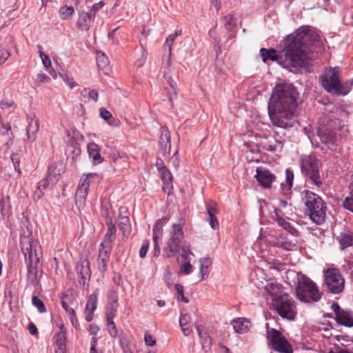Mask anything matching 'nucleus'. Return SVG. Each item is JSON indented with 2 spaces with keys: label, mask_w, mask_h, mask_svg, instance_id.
I'll return each mask as SVG.
<instances>
[{
  "label": "nucleus",
  "mask_w": 353,
  "mask_h": 353,
  "mask_svg": "<svg viewBox=\"0 0 353 353\" xmlns=\"http://www.w3.org/2000/svg\"><path fill=\"white\" fill-rule=\"evenodd\" d=\"M250 323V322L245 318H238L237 319H234L231 322L235 332L239 334H243L248 332Z\"/></svg>",
  "instance_id": "obj_25"
},
{
  "label": "nucleus",
  "mask_w": 353,
  "mask_h": 353,
  "mask_svg": "<svg viewBox=\"0 0 353 353\" xmlns=\"http://www.w3.org/2000/svg\"><path fill=\"white\" fill-rule=\"evenodd\" d=\"M276 244L278 247L288 251L292 250L296 248V243L284 239H279Z\"/></svg>",
  "instance_id": "obj_40"
},
{
  "label": "nucleus",
  "mask_w": 353,
  "mask_h": 353,
  "mask_svg": "<svg viewBox=\"0 0 353 353\" xmlns=\"http://www.w3.org/2000/svg\"><path fill=\"white\" fill-rule=\"evenodd\" d=\"M149 245L150 243L148 241L145 240L143 241L142 245L139 252L140 258H144L149 248Z\"/></svg>",
  "instance_id": "obj_53"
},
{
  "label": "nucleus",
  "mask_w": 353,
  "mask_h": 353,
  "mask_svg": "<svg viewBox=\"0 0 353 353\" xmlns=\"http://www.w3.org/2000/svg\"><path fill=\"white\" fill-rule=\"evenodd\" d=\"M160 152L163 156L170 154L171 150L170 132L167 127L161 128V135L159 138Z\"/></svg>",
  "instance_id": "obj_16"
},
{
  "label": "nucleus",
  "mask_w": 353,
  "mask_h": 353,
  "mask_svg": "<svg viewBox=\"0 0 353 353\" xmlns=\"http://www.w3.org/2000/svg\"><path fill=\"white\" fill-rule=\"evenodd\" d=\"M119 227L124 236H128L131 232V225L128 216H119Z\"/></svg>",
  "instance_id": "obj_28"
},
{
  "label": "nucleus",
  "mask_w": 353,
  "mask_h": 353,
  "mask_svg": "<svg viewBox=\"0 0 353 353\" xmlns=\"http://www.w3.org/2000/svg\"><path fill=\"white\" fill-rule=\"evenodd\" d=\"M77 272L81 275L83 280L89 279L91 276V271L90 268V262L88 259H83L79 261L76 267Z\"/></svg>",
  "instance_id": "obj_24"
},
{
  "label": "nucleus",
  "mask_w": 353,
  "mask_h": 353,
  "mask_svg": "<svg viewBox=\"0 0 353 353\" xmlns=\"http://www.w3.org/2000/svg\"><path fill=\"white\" fill-rule=\"evenodd\" d=\"M267 341L268 345L279 353H293L292 345L278 330L270 328L267 324Z\"/></svg>",
  "instance_id": "obj_11"
},
{
  "label": "nucleus",
  "mask_w": 353,
  "mask_h": 353,
  "mask_svg": "<svg viewBox=\"0 0 353 353\" xmlns=\"http://www.w3.org/2000/svg\"><path fill=\"white\" fill-rule=\"evenodd\" d=\"M99 330V327L94 324H90L89 326V332L91 335H93V336L96 337V335L97 334Z\"/></svg>",
  "instance_id": "obj_63"
},
{
  "label": "nucleus",
  "mask_w": 353,
  "mask_h": 353,
  "mask_svg": "<svg viewBox=\"0 0 353 353\" xmlns=\"http://www.w3.org/2000/svg\"><path fill=\"white\" fill-rule=\"evenodd\" d=\"M97 344L98 343H97V338L95 336H92L91 339V342H90V353H99V352L97 349Z\"/></svg>",
  "instance_id": "obj_59"
},
{
  "label": "nucleus",
  "mask_w": 353,
  "mask_h": 353,
  "mask_svg": "<svg viewBox=\"0 0 353 353\" xmlns=\"http://www.w3.org/2000/svg\"><path fill=\"white\" fill-rule=\"evenodd\" d=\"M306 207L305 213L316 224L321 225L325 221L326 205L323 199L310 190L302 192Z\"/></svg>",
  "instance_id": "obj_6"
},
{
  "label": "nucleus",
  "mask_w": 353,
  "mask_h": 353,
  "mask_svg": "<svg viewBox=\"0 0 353 353\" xmlns=\"http://www.w3.org/2000/svg\"><path fill=\"white\" fill-rule=\"evenodd\" d=\"M97 305V296L95 294H92L89 296L85 309V320L90 322L93 319L94 312L95 311Z\"/></svg>",
  "instance_id": "obj_20"
},
{
  "label": "nucleus",
  "mask_w": 353,
  "mask_h": 353,
  "mask_svg": "<svg viewBox=\"0 0 353 353\" xmlns=\"http://www.w3.org/2000/svg\"><path fill=\"white\" fill-rule=\"evenodd\" d=\"M56 169L57 166L54 164H51L48 167L47 176L38 183L39 189L42 188L43 190H46L49 187L50 183H53L58 180L57 176L61 174V172L60 170L57 172Z\"/></svg>",
  "instance_id": "obj_17"
},
{
  "label": "nucleus",
  "mask_w": 353,
  "mask_h": 353,
  "mask_svg": "<svg viewBox=\"0 0 353 353\" xmlns=\"http://www.w3.org/2000/svg\"><path fill=\"white\" fill-rule=\"evenodd\" d=\"M0 207L1 214L3 217H9L11 214V206L10 203V196L3 198L0 201Z\"/></svg>",
  "instance_id": "obj_33"
},
{
  "label": "nucleus",
  "mask_w": 353,
  "mask_h": 353,
  "mask_svg": "<svg viewBox=\"0 0 353 353\" xmlns=\"http://www.w3.org/2000/svg\"><path fill=\"white\" fill-rule=\"evenodd\" d=\"M144 341L145 345L148 346H153L156 343V340L149 333H145L144 336Z\"/></svg>",
  "instance_id": "obj_55"
},
{
  "label": "nucleus",
  "mask_w": 353,
  "mask_h": 353,
  "mask_svg": "<svg viewBox=\"0 0 353 353\" xmlns=\"http://www.w3.org/2000/svg\"><path fill=\"white\" fill-rule=\"evenodd\" d=\"M324 277L325 284L331 293L339 294L344 290L345 279L337 268L327 269Z\"/></svg>",
  "instance_id": "obj_12"
},
{
  "label": "nucleus",
  "mask_w": 353,
  "mask_h": 353,
  "mask_svg": "<svg viewBox=\"0 0 353 353\" xmlns=\"http://www.w3.org/2000/svg\"><path fill=\"white\" fill-rule=\"evenodd\" d=\"M195 327L196 329V331L198 332V334L201 339V342L202 343V345L203 347H210L212 343V339L209 336V334L207 332H203L202 330L199 328V327L196 325Z\"/></svg>",
  "instance_id": "obj_36"
},
{
  "label": "nucleus",
  "mask_w": 353,
  "mask_h": 353,
  "mask_svg": "<svg viewBox=\"0 0 353 353\" xmlns=\"http://www.w3.org/2000/svg\"><path fill=\"white\" fill-rule=\"evenodd\" d=\"M175 290L177 292V300L181 301L185 303L189 302L188 299L184 296L183 286L180 284L175 285Z\"/></svg>",
  "instance_id": "obj_42"
},
{
  "label": "nucleus",
  "mask_w": 353,
  "mask_h": 353,
  "mask_svg": "<svg viewBox=\"0 0 353 353\" xmlns=\"http://www.w3.org/2000/svg\"><path fill=\"white\" fill-rule=\"evenodd\" d=\"M207 214L209 216L208 221L211 228L214 230L219 227V222L216 218V214L218 213L216 203H209L206 205Z\"/></svg>",
  "instance_id": "obj_22"
},
{
  "label": "nucleus",
  "mask_w": 353,
  "mask_h": 353,
  "mask_svg": "<svg viewBox=\"0 0 353 353\" xmlns=\"http://www.w3.org/2000/svg\"><path fill=\"white\" fill-rule=\"evenodd\" d=\"M255 178L261 186L270 188L276 176L268 170L257 168Z\"/></svg>",
  "instance_id": "obj_15"
},
{
  "label": "nucleus",
  "mask_w": 353,
  "mask_h": 353,
  "mask_svg": "<svg viewBox=\"0 0 353 353\" xmlns=\"http://www.w3.org/2000/svg\"><path fill=\"white\" fill-rule=\"evenodd\" d=\"M99 114H100V117L102 119H103L105 121H108L112 116V114L110 113V112H109L108 110H107L105 108H100Z\"/></svg>",
  "instance_id": "obj_57"
},
{
  "label": "nucleus",
  "mask_w": 353,
  "mask_h": 353,
  "mask_svg": "<svg viewBox=\"0 0 353 353\" xmlns=\"http://www.w3.org/2000/svg\"><path fill=\"white\" fill-rule=\"evenodd\" d=\"M102 215L105 218V223L107 225H111L112 222V211L108 208H102Z\"/></svg>",
  "instance_id": "obj_49"
},
{
  "label": "nucleus",
  "mask_w": 353,
  "mask_h": 353,
  "mask_svg": "<svg viewBox=\"0 0 353 353\" xmlns=\"http://www.w3.org/2000/svg\"><path fill=\"white\" fill-rule=\"evenodd\" d=\"M339 243L342 250L353 245V232L347 231L341 233Z\"/></svg>",
  "instance_id": "obj_31"
},
{
  "label": "nucleus",
  "mask_w": 353,
  "mask_h": 353,
  "mask_svg": "<svg viewBox=\"0 0 353 353\" xmlns=\"http://www.w3.org/2000/svg\"><path fill=\"white\" fill-rule=\"evenodd\" d=\"M28 233L27 235L21 236V250L28 264V281L31 285L37 286L40 283L43 273L42 270L38 268V264L42 257V251L39 242L33 240L31 232Z\"/></svg>",
  "instance_id": "obj_4"
},
{
  "label": "nucleus",
  "mask_w": 353,
  "mask_h": 353,
  "mask_svg": "<svg viewBox=\"0 0 353 353\" xmlns=\"http://www.w3.org/2000/svg\"><path fill=\"white\" fill-rule=\"evenodd\" d=\"M297 96L296 89L291 84H279L274 88L268 104V115L274 126L282 129L293 127Z\"/></svg>",
  "instance_id": "obj_2"
},
{
  "label": "nucleus",
  "mask_w": 353,
  "mask_h": 353,
  "mask_svg": "<svg viewBox=\"0 0 353 353\" xmlns=\"http://www.w3.org/2000/svg\"><path fill=\"white\" fill-rule=\"evenodd\" d=\"M39 129V119L35 116H29L28 125L26 128L28 140L33 143L37 139V134Z\"/></svg>",
  "instance_id": "obj_18"
},
{
  "label": "nucleus",
  "mask_w": 353,
  "mask_h": 353,
  "mask_svg": "<svg viewBox=\"0 0 353 353\" xmlns=\"http://www.w3.org/2000/svg\"><path fill=\"white\" fill-rule=\"evenodd\" d=\"M88 153L90 158L92 159L94 164H99L103 162V158L100 154L99 147L95 143H90L88 144Z\"/></svg>",
  "instance_id": "obj_21"
},
{
  "label": "nucleus",
  "mask_w": 353,
  "mask_h": 353,
  "mask_svg": "<svg viewBox=\"0 0 353 353\" xmlns=\"http://www.w3.org/2000/svg\"><path fill=\"white\" fill-rule=\"evenodd\" d=\"M108 330L110 335L112 337H116V336L117 335V330L116 325L114 322H110V325H108Z\"/></svg>",
  "instance_id": "obj_58"
},
{
  "label": "nucleus",
  "mask_w": 353,
  "mask_h": 353,
  "mask_svg": "<svg viewBox=\"0 0 353 353\" xmlns=\"http://www.w3.org/2000/svg\"><path fill=\"white\" fill-rule=\"evenodd\" d=\"M111 250L112 246L107 247L106 245L102 246L101 244L99 245L97 265L99 270L102 273L105 272L108 269Z\"/></svg>",
  "instance_id": "obj_14"
},
{
  "label": "nucleus",
  "mask_w": 353,
  "mask_h": 353,
  "mask_svg": "<svg viewBox=\"0 0 353 353\" xmlns=\"http://www.w3.org/2000/svg\"><path fill=\"white\" fill-rule=\"evenodd\" d=\"M163 233V226L155 223L153 227L152 239L154 246V255H158L160 252V248L158 245V240L161 238Z\"/></svg>",
  "instance_id": "obj_29"
},
{
  "label": "nucleus",
  "mask_w": 353,
  "mask_h": 353,
  "mask_svg": "<svg viewBox=\"0 0 353 353\" xmlns=\"http://www.w3.org/2000/svg\"><path fill=\"white\" fill-rule=\"evenodd\" d=\"M321 163L313 155H307L301 158V170L305 178L306 185L314 190L322 188L323 176L320 174Z\"/></svg>",
  "instance_id": "obj_5"
},
{
  "label": "nucleus",
  "mask_w": 353,
  "mask_h": 353,
  "mask_svg": "<svg viewBox=\"0 0 353 353\" xmlns=\"http://www.w3.org/2000/svg\"><path fill=\"white\" fill-rule=\"evenodd\" d=\"M342 205L345 209L353 212V194L350 192L349 196L343 201Z\"/></svg>",
  "instance_id": "obj_43"
},
{
  "label": "nucleus",
  "mask_w": 353,
  "mask_h": 353,
  "mask_svg": "<svg viewBox=\"0 0 353 353\" xmlns=\"http://www.w3.org/2000/svg\"><path fill=\"white\" fill-rule=\"evenodd\" d=\"M120 344H121V348L124 353H133V351L131 348L130 345H129L128 343H125L122 341H121Z\"/></svg>",
  "instance_id": "obj_62"
},
{
  "label": "nucleus",
  "mask_w": 353,
  "mask_h": 353,
  "mask_svg": "<svg viewBox=\"0 0 353 353\" xmlns=\"http://www.w3.org/2000/svg\"><path fill=\"white\" fill-rule=\"evenodd\" d=\"M328 353H353L347 349H342L339 345L336 346V351L330 350Z\"/></svg>",
  "instance_id": "obj_64"
},
{
  "label": "nucleus",
  "mask_w": 353,
  "mask_h": 353,
  "mask_svg": "<svg viewBox=\"0 0 353 353\" xmlns=\"http://www.w3.org/2000/svg\"><path fill=\"white\" fill-rule=\"evenodd\" d=\"M108 230L106 234L104 236L103 241L101 243V245H106L107 247L111 246L112 241L115 238L116 227L114 224L107 225Z\"/></svg>",
  "instance_id": "obj_30"
},
{
  "label": "nucleus",
  "mask_w": 353,
  "mask_h": 353,
  "mask_svg": "<svg viewBox=\"0 0 353 353\" xmlns=\"http://www.w3.org/2000/svg\"><path fill=\"white\" fill-rule=\"evenodd\" d=\"M88 190L79 186L78 185V187L76 190V194H75V199L76 201L79 202L81 203H83L85 202V200L88 196Z\"/></svg>",
  "instance_id": "obj_38"
},
{
  "label": "nucleus",
  "mask_w": 353,
  "mask_h": 353,
  "mask_svg": "<svg viewBox=\"0 0 353 353\" xmlns=\"http://www.w3.org/2000/svg\"><path fill=\"white\" fill-rule=\"evenodd\" d=\"M223 20L225 21V28L228 30H231L236 26L234 18L231 15L225 16Z\"/></svg>",
  "instance_id": "obj_47"
},
{
  "label": "nucleus",
  "mask_w": 353,
  "mask_h": 353,
  "mask_svg": "<svg viewBox=\"0 0 353 353\" xmlns=\"http://www.w3.org/2000/svg\"><path fill=\"white\" fill-rule=\"evenodd\" d=\"M14 105L12 100H5L0 103V108L1 109H8Z\"/></svg>",
  "instance_id": "obj_61"
},
{
  "label": "nucleus",
  "mask_w": 353,
  "mask_h": 353,
  "mask_svg": "<svg viewBox=\"0 0 353 353\" xmlns=\"http://www.w3.org/2000/svg\"><path fill=\"white\" fill-rule=\"evenodd\" d=\"M274 141H268L263 144V149L270 152L281 151L283 147L284 139L279 136V132H274Z\"/></svg>",
  "instance_id": "obj_19"
},
{
  "label": "nucleus",
  "mask_w": 353,
  "mask_h": 353,
  "mask_svg": "<svg viewBox=\"0 0 353 353\" xmlns=\"http://www.w3.org/2000/svg\"><path fill=\"white\" fill-rule=\"evenodd\" d=\"M319 39V36L310 26H303L283 38L279 53L274 48H262L260 54L264 63L270 60L279 61L286 68H303L308 59L309 46Z\"/></svg>",
  "instance_id": "obj_1"
},
{
  "label": "nucleus",
  "mask_w": 353,
  "mask_h": 353,
  "mask_svg": "<svg viewBox=\"0 0 353 353\" xmlns=\"http://www.w3.org/2000/svg\"><path fill=\"white\" fill-rule=\"evenodd\" d=\"M339 68H326L320 77L319 81L321 86L330 93L337 95L347 94L351 88L347 83L343 84L339 80Z\"/></svg>",
  "instance_id": "obj_7"
},
{
  "label": "nucleus",
  "mask_w": 353,
  "mask_h": 353,
  "mask_svg": "<svg viewBox=\"0 0 353 353\" xmlns=\"http://www.w3.org/2000/svg\"><path fill=\"white\" fill-rule=\"evenodd\" d=\"M297 298L302 302H309L310 299L318 301L321 298V293L315 283L310 279L303 276L296 288Z\"/></svg>",
  "instance_id": "obj_10"
},
{
  "label": "nucleus",
  "mask_w": 353,
  "mask_h": 353,
  "mask_svg": "<svg viewBox=\"0 0 353 353\" xmlns=\"http://www.w3.org/2000/svg\"><path fill=\"white\" fill-rule=\"evenodd\" d=\"M55 338V351L59 353L65 352L66 351V336L65 331H59L54 335Z\"/></svg>",
  "instance_id": "obj_26"
},
{
  "label": "nucleus",
  "mask_w": 353,
  "mask_h": 353,
  "mask_svg": "<svg viewBox=\"0 0 353 353\" xmlns=\"http://www.w3.org/2000/svg\"><path fill=\"white\" fill-rule=\"evenodd\" d=\"M92 17H94L92 15V13H88L83 11L81 12L77 21L79 28L83 30H88Z\"/></svg>",
  "instance_id": "obj_27"
},
{
  "label": "nucleus",
  "mask_w": 353,
  "mask_h": 353,
  "mask_svg": "<svg viewBox=\"0 0 353 353\" xmlns=\"http://www.w3.org/2000/svg\"><path fill=\"white\" fill-rule=\"evenodd\" d=\"M97 62L98 68L101 70L106 68L110 63L108 57L102 52L97 53Z\"/></svg>",
  "instance_id": "obj_37"
},
{
  "label": "nucleus",
  "mask_w": 353,
  "mask_h": 353,
  "mask_svg": "<svg viewBox=\"0 0 353 353\" xmlns=\"http://www.w3.org/2000/svg\"><path fill=\"white\" fill-rule=\"evenodd\" d=\"M159 173L164 185L169 186L172 183V175L170 170L166 168L163 170L159 171Z\"/></svg>",
  "instance_id": "obj_39"
},
{
  "label": "nucleus",
  "mask_w": 353,
  "mask_h": 353,
  "mask_svg": "<svg viewBox=\"0 0 353 353\" xmlns=\"http://www.w3.org/2000/svg\"><path fill=\"white\" fill-rule=\"evenodd\" d=\"M105 6V3L103 1H100L99 3H94L92 8H91V12H93L92 15L94 17L96 12L99 10L100 9L103 8V7Z\"/></svg>",
  "instance_id": "obj_56"
},
{
  "label": "nucleus",
  "mask_w": 353,
  "mask_h": 353,
  "mask_svg": "<svg viewBox=\"0 0 353 353\" xmlns=\"http://www.w3.org/2000/svg\"><path fill=\"white\" fill-rule=\"evenodd\" d=\"M11 160L16 170L20 172L19 167V159L17 154H12Z\"/></svg>",
  "instance_id": "obj_60"
},
{
  "label": "nucleus",
  "mask_w": 353,
  "mask_h": 353,
  "mask_svg": "<svg viewBox=\"0 0 353 353\" xmlns=\"http://www.w3.org/2000/svg\"><path fill=\"white\" fill-rule=\"evenodd\" d=\"M39 57L42 60V63L46 68L51 66V60L50 57L45 54L41 50L39 51Z\"/></svg>",
  "instance_id": "obj_54"
},
{
  "label": "nucleus",
  "mask_w": 353,
  "mask_h": 353,
  "mask_svg": "<svg viewBox=\"0 0 353 353\" xmlns=\"http://www.w3.org/2000/svg\"><path fill=\"white\" fill-rule=\"evenodd\" d=\"M181 33H182V31L181 30H176L174 34H171L168 37V38L166 39V43L168 44V49H169L170 54L171 53V51H172V45L173 42L174 41V40L176 39V38L178 36L181 34Z\"/></svg>",
  "instance_id": "obj_45"
},
{
  "label": "nucleus",
  "mask_w": 353,
  "mask_h": 353,
  "mask_svg": "<svg viewBox=\"0 0 353 353\" xmlns=\"http://www.w3.org/2000/svg\"><path fill=\"white\" fill-rule=\"evenodd\" d=\"M59 12L62 16L63 19H65L71 15H72L74 12V8L72 6H63L60 8Z\"/></svg>",
  "instance_id": "obj_44"
},
{
  "label": "nucleus",
  "mask_w": 353,
  "mask_h": 353,
  "mask_svg": "<svg viewBox=\"0 0 353 353\" xmlns=\"http://www.w3.org/2000/svg\"><path fill=\"white\" fill-rule=\"evenodd\" d=\"M32 303L36 307L40 313L46 312V306L43 302L37 296L34 295L32 297Z\"/></svg>",
  "instance_id": "obj_41"
},
{
  "label": "nucleus",
  "mask_w": 353,
  "mask_h": 353,
  "mask_svg": "<svg viewBox=\"0 0 353 353\" xmlns=\"http://www.w3.org/2000/svg\"><path fill=\"white\" fill-rule=\"evenodd\" d=\"M10 57V52L9 50L4 48H0V65L4 63Z\"/></svg>",
  "instance_id": "obj_52"
},
{
  "label": "nucleus",
  "mask_w": 353,
  "mask_h": 353,
  "mask_svg": "<svg viewBox=\"0 0 353 353\" xmlns=\"http://www.w3.org/2000/svg\"><path fill=\"white\" fill-rule=\"evenodd\" d=\"M192 265L190 264V260L185 261L180 265V273L183 274H190L192 272Z\"/></svg>",
  "instance_id": "obj_46"
},
{
  "label": "nucleus",
  "mask_w": 353,
  "mask_h": 353,
  "mask_svg": "<svg viewBox=\"0 0 353 353\" xmlns=\"http://www.w3.org/2000/svg\"><path fill=\"white\" fill-rule=\"evenodd\" d=\"M190 254H193L190 250V245L189 243L188 245L184 244L181 248V256L184 259V261H187L190 260L188 259Z\"/></svg>",
  "instance_id": "obj_48"
},
{
  "label": "nucleus",
  "mask_w": 353,
  "mask_h": 353,
  "mask_svg": "<svg viewBox=\"0 0 353 353\" xmlns=\"http://www.w3.org/2000/svg\"><path fill=\"white\" fill-rule=\"evenodd\" d=\"M71 302L72 300L70 296L67 293H65L61 297V305L65 311L70 307Z\"/></svg>",
  "instance_id": "obj_50"
},
{
  "label": "nucleus",
  "mask_w": 353,
  "mask_h": 353,
  "mask_svg": "<svg viewBox=\"0 0 353 353\" xmlns=\"http://www.w3.org/2000/svg\"><path fill=\"white\" fill-rule=\"evenodd\" d=\"M330 114L318 130V135L323 143L331 148L337 144L342 136L347 132L346 123L349 113L341 107L332 106Z\"/></svg>",
  "instance_id": "obj_3"
},
{
  "label": "nucleus",
  "mask_w": 353,
  "mask_h": 353,
  "mask_svg": "<svg viewBox=\"0 0 353 353\" xmlns=\"http://www.w3.org/2000/svg\"><path fill=\"white\" fill-rule=\"evenodd\" d=\"M276 221L280 227H282L285 230H286L288 227L289 228V225L290 223H289L288 221L285 220L283 217H281L278 214L277 211H276Z\"/></svg>",
  "instance_id": "obj_51"
},
{
  "label": "nucleus",
  "mask_w": 353,
  "mask_h": 353,
  "mask_svg": "<svg viewBox=\"0 0 353 353\" xmlns=\"http://www.w3.org/2000/svg\"><path fill=\"white\" fill-rule=\"evenodd\" d=\"M331 308L334 312V319L338 324L347 327H353V313L351 311L342 309L336 302L332 304Z\"/></svg>",
  "instance_id": "obj_13"
},
{
  "label": "nucleus",
  "mask_w": 353,
  "mask_h": 353,
  "mask_svg": "<svg viewBox=\"0 0 353 353\" xmlns=\"http://www.w3.org/2000/svg\"><path fill=\"white\" fill-rule=\"evenodd\" d=\"M97 176L95 173L84 174L81 177L79 185L89 190L90 183L93 181L94 178Z\"/></svg>",
  "instance_id": "obj_34"
},
{
  "label": "nucleus",
  "mask_w": 353,
  "mask_h": 353,
  "mask_svg": "<svg viewBox=\"0 0 353 353\" xmlns=\"http://www.w3.org/2000/svg\"><path fill=\"white\" fill-rule=\"evenodd\" d=\"M190 322V314L181 312L179 319V325L181 328V331L185 336H189L192 331Z\"/></svg>",
  "instance_id": "obj_23"
},
{
  "label": "nucleus",
  "mask_w": 353,
  "mask_h": 353,
  "mask_svg": "<svg viewBox=\"0 0 353 353\" xmlns=\"http://www.w3.org/2000/svg\"><path fill=\"white\" fill-rule=\"evenodd\" d=\"M200 262V268L199 272L201 274L202 279L204 278V276L208 274V268L210 266L212 263L211 259L210 257H205L199 260Z\"/></svg>",
  "instance_id": "obj_35"
},
{
  "label": "nucleus",
  "mask_w": 353,
  "mask_h": 353,
  "mask_svg": "<svg viewBox=\"0 0 353 353\" xmlns=\"http://www.w3.org/2000/svg\"><path fill=\"white\" fill-rule=\"evenodd\" d=\"M272 306L276 313L283 319L292 321L294 320L297 310L293 300L286 292L272 294Z\"/></svg>",
  "instance_id": "obj_8"
},
{
  "label": "nucleus",
  "mask_w": 353,
  "mask_h": 353,
  "mask_svg": "<svg viewBox=\"0 0 353 353\" xmlns=\"http://www.w3.org/2000/svg\"><path fill=\"white\" fill-rule=\"evenodd\" d=\"M185 219L180 218L179 223H173L169 232V239L166 245L163 250V256L166 258H171L176 254L179 253L181 241L184 238L183 226Z\"/></svg>",
  "instance_id": "obj_9"
},
{
  "label": "nucleus",
  "mask_w": 353,
  "mask_h": 353,
  "mask_svg": "<svg viewBox=\"0 0 353 353\" xmlns=\"http://www.w3.org/2000/svg\"><path fill=\"white\" fill-rule=\"evenodd\" d=\"M285 176H286V179H285L286 183L285 184L281 183V188L283 192H284V194H287L290 192V191L292 187V185H293V180H294L293 172L290 169H287L285 170Z\"/></svg>",
  "instance_id": "obj_32"
}]
</instances>
